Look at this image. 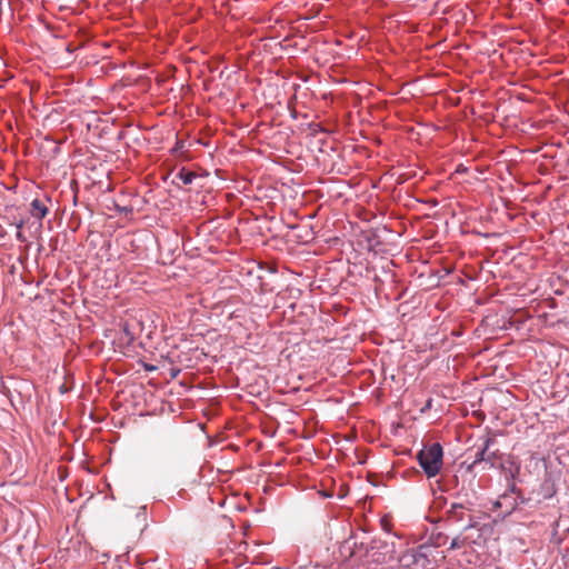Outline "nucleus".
Wrapping results in <instances>:
<instances>
[{"label":"nucleus","instance_id":"nucleus-1","mask_svg":"<svg viewBox=\"0 0 569 569\" xmlns=\"http://www.w3.org/2000/svg\"><path fill=\"white\" fill-rule=\"evenodd\" d=\"M442 447L439 443L426 446L418 453V461L428 478L436 477L442 468Z\"/></svg>","mask_w":569,"mask_h":569},{"label":"nucleus","instance_id":"nucleus-2","mask_svg":"<svg viewBox=\"0 0 569 569\" xmlns=\"http://www.w3.org/2000/svg\"><path fill=\"white\" fill-rule=\"evenodd\" d=\"M30 213L32 214V217L41 220L46 217V214L48 213V208L47 206L43 203V201H41L40 199H34L32 200L31 202V210H30Z\"/></svg>","mask_w":569,"mask_h":569},{"label":"nucleus","instance_id":"nucleus-3","mask_svg":"<svg viewBox=\"0 0 569 569\" xmlns=\"http://www.w3.org/2000/svg\"><path fill=\"white\" fill-rule=\"evenodd\" d=\"M463 510L465 508L462 505L452 503L450 509L448 510V515L450 519L460 521L463 519Z\"/></svg>","mask_w":569,"mask_h":569},{"label":"nucleus","instance_id":"nucleus-4","mask_svg":"<svg viewBox=\"0 0 569 569\" xmlns=\"http://www.w3.org/2000/svg\"><path fill=\"white\" fill-rule=\"evenodd\" d=\"M177 177L179 178V180L182 181L183 184H190V183H192V181L194 180V178L197 176L192 171H189V170H186V169H181L179 171V173L177 174Z\"/></svg>","mask_w":569,"mask_h":569},{"label":"nucleus","instance_id":"nucleus-5","mask_svg":"<svg viewBox=\"0 0 569 569\" xmlns=\"http://www.w3.org/2000/svg\"><path fill=\"white\" fill-rule=\"evenodd\" d=\"M491 442H492V440L490 438H488L486 440L483 447L476 453V458H475L473 463H478L480 461H485L486 460V451L489 449Z\"/></svg>","mask_w":569,"mask_h":569},{"label":"nucleus","instance_id":"nucleus-6","mask_svg":"<svg viewBox=\"0 0 569 569\" xmlns=\"http://www.w3.org/2000/svg\"><path fill=\"white\" fill-rule=\"evenodd\" d=\"M22 226H23V222H22V221H20V222L17 224V228H18L17 238H18L19 240H23V236H22V232H21Z\"/></svg>","mask_w":569,"mask_h":569},{"label":"nucleus","instance_id":"nucleus-7","mask_svg":"<svg viewBox=\"0 0 569 569\" xmlns=\"http://www.w3.org/2000/svg\"><path fill=\"white\" fill-rule=\"evenodd\" d=\"M459 547V543L457 541V539H453L452 542H451V548L455 549V548H458Z\"/></svg>","mask_w":569,"mask_h":569},{"label":"nucleus","instance_id":"nucleus-8","mask_svg":"<svg viewBox=\"0 0 569 569\" xmlns=\"http://www.w3.org/2000/svg\"><path fill=\"white\" fill-rule=\"evenodd\" d=\"M146 368H147V370H154V367H152V366L151 367H146Z\"/></svg>","mask_w":569,"mask_h":569}]
</instances>
